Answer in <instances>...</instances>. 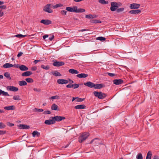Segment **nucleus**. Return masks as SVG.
Here are the masks:
<instances>
[{
  "label": "nucleus",
  "instance_id": "nucleus-1",
  "mask_svg": "<svg viewBox=\"0 0 159 159\" xmlns=\"http://www.w3.org/2000/svg\"><path fill=\"white\" fill-rule=\"evenodd\" d=\"M93 94L95 97L100 99H103L107 96L106 93L101 92L94 91Z\"/></svg>",
  "mask_w": 159,
  "mask_h": 159
},
{
  "label": "nucleus",
  "instance_id": "nucleus-2",
  "mask_svg": "<svg viewBox=\"0 0 159 159\" xmlns=\"http://www.w3.org/2000/svg\"><path fill=\"white\" fill-rule=\"evenodd\" d=\"M89 136V134L88 133L84 132L82 133L79 138V142L80 143H82Z\"/></svg>",
  "mask_w": 159,
  "mask_h": 159
},
{
  "label": "nucleus",
  "instance_id": "nucleus-3",
  "mask_svg": "<svg viewBox=\"0 0 159 159\" xmlns=\"http://www.w3.org/2000/svg\"><path fill=\"white\" fill-rule=\"evenodd\" d=\"M50 6L51 4H47L45 6L43 9V11L49 13H52L53 12V10L50 8Z\"/></svg>",
  "mask_w": 159,
  "mask_h": 159
},
{
  "label": "nucleus",
  "instance_id": "nucleus-4",
  "mask_svg": "<svg viewBox=\"0 0 159 159\" xmlns=\"http://www.w3.org/2000/svg\"><path fill=\"white\" fill-rule=\"evenodd\" d=\"M140 6V5L139 4L133 3L130 4L129 7L131 9H135L139 8Z\"/></svg>",
  "mask_w": 159,
  "mask_h": 159
},
{
  "label": "nucleus",
  "instance_id": "nucleus-5",
  "mask_svg": "<svg viewBox=\"0 0 159 159\" xmlns=\"http://www.w3.org/2000/svg\"><path fill=\"white\" fill-rule=\"evenodd\" d=\"M65 117L64 116H56L53 117V120L56 121H60L63 120L65 119Z\"/></svg>",
  "mask_w": 159,
  "mask_h": 159
},
{
  "label": "nucleus",
  "instance_id": "nucleus-6",
  "mask_svg": "<svg viewBox=\"0 0 159 159\" xmlns=\"http://www.w3.org/2000/svg\"><path fill=\"white\" fill-rule=\"evenodd\" d=\"M111 7L110 10L112 11H114L117 10V6L115 3V2H111Z\"/></svg>",
  "mask_w": 159,
  "mask_h": 159
},
{
  "label": "nucleus",
  "instance_id": "nucleus-7",
  "mask_svg": "<svg viewBox=\"0 0 159 159\" xmlns=\"http://www.w3.org/2000/svg\"><path fill=\"white\" fill-rule=\"evenodd\" d=\"M65 64L64 62L62 61H55L52 63V65L58 67L63 66Z\"/></svg>",
  "mask_w": 159,
  "mask_h": 159
},
{
  "label": "nucleus",
  "instance_id": "nucleus-8",
  "mask_svg": "<svg viewBox=\"0 0 159 159\" xmlns=\"http://www.w3.org/2000/svg\"><path fill=\"white\" fill-rule=\"evenodd\" d=\"M7 89L13 92H16L18 90V88L16 87L8 86L7 87Z\"/></svg>",
  "mask_w": 159,
  "mask_h": 159
},
{
  "label": "nucleus",
  "instance_id": "nucleus-9",
  "mask_svg": "<svg viewBox=\"0 0 159 159\" xmlns=\"http://www.w3.org/2000/svg\"><path fill=\"white\" fill-rule=\"evenodd\" d=\"M100 140L98 138L94 139L90 142V143L91 144L92 143H93L94 145H98V144H100Z\"/></svg>",
  "mask_w": 159,
  "mask_h": 159
},
{
  "label": "nucleus",
  "instance_id": "nucleus-10",
  "mask_svg": "<svg viewBox=\"0 0 159 159\" xmlns=\"http://www.w3.org/2000/svg\"><path fill=\"white\" fill-rule=\"evenodd\" d=\"M55 123V122L53 120V117H52L51 120H46L45 121L44 123L45 124L50 125L54 124Z\"/></svg>",
  "mask_w": 159,
  "mask_h": 159
},
{
  "label": "nucleus",
  "instance_id": "nucleus-11",
  "mask_svg": "<svg viewBox=\"0 0 159 159\" xmlns=\"http://www.w3.org/2000/svg\"><path fill=\"white\" fill-rule=\"evenodd\" d=\"M57 82L59 84H63L68 83V81L66 80L59 79L57 80Z\"/></svg>",
  "mask_w": 159,
  "mask_h": 159
},
{
  "label": "nucleus",
  "instance_id": "nucleus-12",
  "mask_svg": "<svg viewBox=\"0 0 159 159\" xmlns=\"http://www.w3.org/2000/svg\"><path fill=\"white\" fill-rule=\"evenodd\" d=\"M84 84L85 85L90 88H92L93 87L94 88V86H95V84L94 83L90 81H89L86 83H84Z\"/></svg>",
  "mask_w": 159,
  "mask_h": 159
},
{
  "label": "nucleus",
  "instance_id": "nucleus-13",
  "mask_svg": "<svg viewBox=\"0 0 159 159\" xmlns=\"http://www.w3.org/2000/svg\"><path fill=\"white\" fill-rule=\"evenodd\" d=\"M40 23L45 25H49L52 23L51 20H42L40 21Z\"/></svg>",
  "mask_w": 159,
  "mask_h": 159
},
{
  "label": "nucleus",
  "instance_id": "nucleus-14",
  "mask_svg": "<svg viewBox=\"0 0 159 159\" xmlns=\"http://www.w3.org/2000/svg\"><path fill=\"white\" fill-rule=\"evenodd\" d=\"M113 83L116 85L120 84L123 82V81L121 79H116L113 81Z\"/></svg>",
  "mask_w": 159,
  "mask_h": 159
},
{
  "label": "nucleus",
  "instance_id": "nucleus-15",
  "mask_svg": "<svg viewBox=\"0 0 159 159\" xmlns=\"http://www.w3.org/2000/svg\"><path fill=\"white\" fill-rule=\"evenodd\" d=\"M18 126L20 129H27L30 128L29 125L24 124H20L18 125Z\"/></svg>",
  "mask_w": 159,
  "mask_h": 159
},
{
  "label": "nucleus",
  "instance_id": "nucleus-16",
  "mask_svg": "<svg viewBox=\"0 0 159 159\" xmlns=\"http://www.w3.org/2000/svg\"><path fill=\"white\" fill-rule=\"evenodd\" d=\"M141 12L140 10L139 9L132 10L130 11H129V13L131 14H137L139 13H140Z\"/></svg>",
  "mask_w": 159,
  "mask_h": 159
},
{
  "label": "nucleus",
  "instance_id": "nucleus-17",
  "mask_svg": "<svg viewBox=\"0 0 159 159\" xmlns=\"http://www.w3.org/2000/svg\"><path fill=\"white\" fill-rule=\"evenodd\" d=\"M32 74V73L31 71H27L23 73L21 75L22 76H28Z\"/></svg>",
  "mask_w": 159,
  "mask_h": 159
},
{
  "label": "nucleus",
  "instance_id": "nucleus-18",
  "mask_svg": "<svg viewBox=\"0 0 159 159\" xmlns=\"http://www.w3.org/2000/svg\"><path fill=\"white\" fill-rule=\"evenodd\" d=\"M32 134L33 137L36 136L39 137L40 136V133L37 131H34L32 133Z\"/></svg>",
  "mask_w": 159,
  "mask_h": 159
},
{
  "label": "nucleus",
  "instance_id": "nucleus-19",
  "mask_svg": "<svg viewBox=\"0 0 159 159\" xmlns=\"http://www.w3.org/2000/svg\"><path fill=\"white\" fill-rule=\"evenodd\" d=\"M86 107V106L83 104L78 105L75 107V108L76 109H84Z\"/></svg>",
  "mask_w": 159,
  "mask_h": 159
},
{
  "label": "nucleus",
  "instance_id": "nucleus-20",
  "mask_svg": "<svg viewBox=\"0 0 159 159\" xmlns=\"http://www.w3.org/2000/svg\"><path fill=\"white\" fill-rule=\"evenodd\" d=\"M19 68L22 71H26L28 69V68L24 65H21L19 66Z\"/></svg>",
  "mask_w": 159,
  "mask_h": 159
},
{
  "label": "nucleus",
  "instance_id": "nucleus-21",
  "mask_svg": "<svg viewBox=\"0 0 159 159\" xmlns=\"http://www.w3.org/2000/svg\"><path fill=\"white\" fill-rule=\"evenodd\" d=\"M95 86L94 87L95 89H101L104 86L103 84H95Z\"/></svg>",
  "mask_w": 159,
  "mask_h": 159
},
{
  "label": "nucleus",
  "instance_id": "nucleus-22",
  "mask_svg": "<svg viewBox=\"0 0 159 159\" xmlns=\"http://www.w3.org/2000/svg\"><path fill=\"white\" fill-rule=\"evenodd\" d=\"M76 76L77 77L79 78H85L88 76V75L84 73H81L77 75Z\"/></svg>",
  "mask_w": 159,
  "mask_h": 159
},
{
  "label": "nucleus",
  "instance_id": "nucleus-23",
  "mask_svg": "<svg viewBox=\"0 0 159 159\" xmlns=\"http://www.w3.org/2000/svg\"><path fill=\"white\" fill-rule=\"evenodd\" d=\"M68 71L69 73L72 74H77L79 73V72L76 70L73 69H71L69 70Z\"/></svg>",
  "mask_w": 159,
  "mask_h": 159
},
{
  "label": "nucleus",
  "instance_id": "nucleus-24",
  "mask_svg": "<svg viewBox=\"0 0 159 159\" xmlns=\"http://www.w3.org/2000/svg\"><path fill=\"white\" fill-rule=\"evenodd\" d=\"M4 109L8 110H13L15 109V107L14 106H6L4 107Z\"/></svg>",
  "mask_w": 159,
  "mask_h": 159
},
{
  "label": "nucleus",
  "instance_id": "nucleus-25",
  "mask_svg": "<svg viewBox=\"0 0 159 159\" xmlns=\"http://www.w3.org/2000/svg\"><path fill=\"white\" fill-rule=\"evenodd\" d=\"M12 67L13 65L9 63H6L3 66V67L4 68H11Z\"/></svg>",
  "mask_w": 159,
  "mask_h": 159
},
{
  "label": "nucleus",
  "instance_id": "nucleus-26",
  "mask_svg": "<svg viewBox=\"0 0 159 159\" xmlns=\"http://www.w3.org/2000/svg\"><path fill=\"white\" fill-rule=\"evenodd\" d=\"M58 106L55 103L53 104L51 106V109L52 110H59Z\"/></svg>",
  "mask_w": 159,
  "mask_h": 159
},
{
  "label": "nucleus",
  "instance_id": "nucleus-27",
  "mask_svg": "<svg viewBox=\"0 0 159 159\" xmlns=\"http://www.w3.org/2000/svg\"><path fill=\"white\" fill-rule=\"evenodd\" d=\"M18 84L20 86H22L27 85V83L24 80L20 81L18 82Z\"/></svg>",
  "mask_w": 159,
  "mask_h": 159
},
{
  "label": "nucleus",
  "instance_id": "nucleus-28",
  "mask_svg": "<svg viewBox=\"0 0 159 159\" xmlns=\"http://www.w3.org/2000/svg\"><path fill=\"white\" fill-rule=\"evenodd\" d=\"M51 73L54 75L56 76H61V74L58 72L57 71H54L51 72Z\"/></svg>",
  "mask_w": 159,
  "mask_h": 159
},
{
  "label": "nucleus",
  "instance_id": "nucleus-29",
  "mask_svg": "<svg viewBox=\"0 0 159 159\" xmlns=\"http://www.w3.org/2000/svg\"><path fill=\"white\" fill-rule=\"evenodd\" d=\"M152 156V153L151 151H148L147 154L146 159H151Z\"/></svg>",
  "mask_w": 159,
  "mask_h": 159
},
{
  "label": "nucleus",
  "instance_id": "nucleus-30",
  "mask_svg": "<svg viewBox=\"0 0 159 159\" xmlns=\"http://www.w3.org/2000/svg\"><path fill=\"white\" fill-rule=\"evenodd\" d=\"M26 35H23L21 34H16L14 36V37H16L19 38L20 39L23 38L24 37H26Z\"/></svg>",
  "mask_w": 159,
  "mask_h": 159
},
{
  "label": "nucleus",
  "instance_id": "nucleus-31",
  "mask_svg": "<svg viewBox=\"0 0 159 159\" xmlns=\"http://www.w3.org/2000/svg\"><path fill=\"white\" fill-rule=\"evenodd\" d=\"M1 94L4 96H9L10 95L7 92H6L1 89Z\"/></svg>",
  "mask_w": 159,
  "mask_h": 159
},
{
  "label": "nucleus",
  "instance_id": "nucleus-32",
  "mask_svg": "<svg viewBox=\"0 0 159 159\" xmlns=\"http://www.w3.org/2000/svg\"><path fill=\"white\" fill-rule=\"evenodd\" d=\"M4 75L9 80H11V78L10 77V74L8 72H6L4 74Z\"/></svg>",
  "mask_w": 159,
  "mask_h": 159
},
{
  "label": "nucleus",
  "instance_id": "nucleus-33",
  "mask_svg": "<svg viewBox=\"0 0 159 159\" xmlns=\"http://www.w3.org/2000/svg\"><path fill=\"white\" fill-rule=\"evenodd\" d=\"M98 2L100 3L103 5L107 4L108 3V1H106L105 0H98Z\"/></svg>",
  "mask_w": 159,
  "mask_h": 159
},
{
  "label": "nucleus",
  "instance_id": "nucleus-34",
  "mask_svg": "<svg viewBox=\"0 0 159 159\" xmlns=\"http://www.w3.org/2000/svg\"><path fill=\"white\" fill-rule=\"evenodd\" d=\"M41 67L46 70H48L50 68V67L48 65L45 66L44 65H42L41 66Z\"/></svg>",
  "mask_w": 159,
  "mask_h": 159
},
{
  "label": "nucleus",
  "instance_id": "nucleus-35",
  "mask_svg": "<svg viewBox=\"0 0 159 159\" xmlns=\"http://www.w3.org/2000/svg\"><path fill=\"white\" fill-rule=\"evenodd\" d=\"M25 80L29 83H32L33 82V80L31 78H27L25 79Z\"/></svg>",
  "mask_w": 159,
  "mask_h": 159
},
{
  "label": "nucleus",
  "instance_id": "nucleus-36",
  "mask_svg": "<svg viewBox=\"0 0 159 159\" xmlns=\"http://www.w3.org/2000/svg\"><path fill=\"white\" fill-rule=\"evenodd\" d=\"M13 99L15 100H20L19 95H15L13 98Z\"/></svg>",
  "mask_w": 159,
  "mask_h": 159
},
{
  "label": "nucleus",
  "instance_id": "nucleus-37",
  "mask_svg": "<svg viewBox=\"0 0 159 159\" xmlns=\"http://www.w3.org/2000/svg\"><path fill=\"white\" fill-rule=\"evenodd\" d=\"M66 10L70 12H73L72 7H66Z\"/></svg>",
  "mask_w": 159,
  "mask_h": 159
},
{
  "label": "nucleus",
  "instance_id": "nucleus-38",
  "mask_svg": "<svg viewBox=\"0 0 159 159\" xmlns=\"http://www.w3.org/2000/svg\"><path fill=\"white\" fill-rule=\"evenodd\" d=\"M85 9L82 8H79L77 9V12L76 13L83 12L85 11Z\"/></svg>",
  "mask_w": 159,
  "mask_h": 159
},
{
  "label": "nucleus",
  "instance_id": "nucleus-39",
  "mask_svg": "<svg viewBox=\"0 0 159 159\" xmlns=\"http://www.w3.org/2000/svg\"><path fill=\"white\" fill-rule=\"evenodd\" d=\"M137 159H143V156L141 153H139L136 156Z\"/></svg>",
  "mask_w": 159,
  "mask_h": 159
},
{
  "label": "nucleus",
  "instance_id": "nucleus-40",
  "mask_svg": "<svg viewBox=\"0 0 159 159\" xmlns=\"http://www.w3.org/2000/svg\"><path fill=\"white\" fill-rule=\"evenodd\" d=\"M79 86V84H72V88L75 89L78 88Z\"/></svg>",
  "mask_w": 159,
  "mask_h": 159
},
{
  "label": "nucleus",
  "instance_id": "nucleus-41",
  "mask_svg": "<svg viewBox=\"0 0 159 159\" xmlns=\"http://www.w3.org/2000/svg\"><path fill=\"white\" fill-rule=\"evenodd\" d=\"M63 6V5L61 3L57 4L53 6V8H56L59 7H61Z\"/></svg>",
  "mask_w": 159,
  "mask_h": 159
},
{
  "label": "nucleus",
  "instance_id": "nucleus-42",
  "mask_svg": "<svg viewBox=\"0 0 159 159\" xmlns=\"http://www.w3.org/2000/svg\"><path fill=\"white\" fill-rule=\"evenodd\" d=\"M97 40H99L100 41H104L106 39V38L103 37H99L96 39Z\"/></svg>",
  "mask_w": 159,
  "mask_h": 159
},
{
  "label": "nucleus",
  "instance_id": "nucleus-43",
  "mask_svg": "<svg viewBox=\"0 0 159 159\" xmlns=\"http://www.w3.org/2000/svg\"><path fill=\"white\" fill-rule=\"evenodd\" d=\"M50 99H60V97L59 96L57 95L51 97Z\"/></svg>",
  "mask_w": 159,
  "mask_h": 159
},
{
  "label": "nucleus",
  "instance_id": "nucleus-44",
  "mask_svg": "<svg viewBox=\"0 0 159 159\" xmlns=\"http://www.w3.org/2000/svg\"><path fill=\"white\" fill-rule=\"evenodd\" d=\"M76 101L77 102H81L84 101L85 99V98H80L78 97H76Z\"/></svg>",
  "mask_w": 159,
  "mask_h": 159
},
{
  "label": "nucleus",
  "instance_id": "nucleus-45",
  "mask_svg": "<svg viewBox=\"0 0 159 159\" xmlns=\"http://www.w3.org/2000/svg\"><path fill=\"white\" fill-rule=\"evenodd\" d=\"M34 111H35L38 112H41L43 111V110L42 109H38L35 108L34 109Z\"/></svg>",
  "mask_w": 159,
  "mask_h": 159
},
{
  "label": "nucleus",
  "instance_id": "nucleus-46",
  "mask_svg": "<svg viewBox=\"0 0 159 159\" xmlns=\"http://www.w3.org/2000/svg\"><path fill=\"white\" fill-rule=\"evenodd\" d=\"M67 11L65 10H62L61 11V13L62 15L65 16L66 15Z\"/></svg>",
  "mask_w": 159,
  "mask_h": 159
},
{
  "label": "nucleus",
  "instance_id": "nucleus-47",
  "mask_svg": "<svg viewBox=\"0 0 159 159\" xmlns=\"http://www.w3.org/2000/svg\"><path fill=\"white\" fill-rule=\"evenodd\" d=\"M5 125L2 122H0V129H3L5 127Z\"/></svg>",
  "mask_w": 159,
  "mask_h": 159
},
{
  "label": "nucleus",
  "instance_id": "nucleus-48",
  "mask_svg": "<svg viewBox=\"0 0 159 159\" xmlns=\"http://www.w3.org/2000/svg\"><path fill=\"white\" fill-rule=\"evenodd\" d=\"M73 8V12H76L77 10V7L76 6H74L72 7Z\"/></svg>",
  "mask_w": 159,
  "mask_h": 159
},
{
  "label": "nucleus",
  "instance_id": "nucleus-49",
  "mask_svg": "<svg viewBox=\"0 0 159 159\" xmlns=\"http://www.w3.org/2000/svg\"><path fill=\"white\" fill-rule=\"evenodd\" d=\"M124 10V8H121L117 9L116 11L117 12H119L123 11Z\"/></svg>",
  "mask_w": 159,
  "mask_h": 159
},
{
  "label": "nucleus",
  "instance_id": "nucleus-50",
  "mask_svg": "<svg viewBox=\"0 0 159 159\" xmlns=\"http://www.w3.org/2000/svg\"><path fill=\"white\" fill-rule=\"evenodd\" d=\"M51 111L48 110L45 111L43 112V114H51Z\"/></svg>",
  "mask_w": 159,
  "mask_h": 159
},
{
  "label": "nucleus",
  "instance_id": "nucleus-51",
  "mask_svg": "<svg viewBox=\"0 0 159 159\" xmlns=\"http://www.w3.org/2000/svg\"><path fill=\"white\" fill-rule=\"evenodd\" d=\"M92 15L89 14L85 16V18H86L91 19L92 18Z\"/></svg>",
  "mask_w": 159,
  "mask_h": 159
},
{
  "label": "nucleus",
  "instance_id": "nucleus-52",
  "mask_svg": "<svg viewBox=\"0 0 159 159\" xmlns=\"http://www.w3.org/2000/svg\"><path fill=\"white\" fill-rule=\"evenodd\" d=\"M115 3L116 4V5L117 6V8L118 7L121 6V5H122V3L120 2H115Z\"/></svg>",
  "mask_w": 159,
  "mask_h": 159
},
{
  "label": "nucleus",
  "instance_id": "nucleus-53",
  "mask_svg": "<svg viewBox=\"0 0 159 159\" xmlns=\"http://www.w3.org/2000/svg\"><path fill=\"white\" fill-rule=\"evenodd\" d=\"M33 90L34 91L37 92H40L41 91V90L40 89L36 88H34Z\"/></svg>",
  "mask_w": 159,
  "mask_h": 159
},
{
  "label": "nucleus",
  "instance_id": "nucleus-54",
  "mask_svg": "<svg viewBox=\"0 0 159 159\" xmlns=\"http://www.w3.org/2000/svg\"><path fill=\"white\" fill-rule=\"evenodd\" d=\"M107 74L111 77H113L116 75L115 74L110 73H108Z\"/></svg>",
  "mask_w": 159,
  "mask_h": 159
},
{
  "label": "nucleus",
  "instance_id": "nucleus-55",
  "mask_svg": "<svg viewBox=\"0 0 159 159\" xmlns=\"http://www.w3.org/2000/svg\"><path fill=\"white\" fill-rule=\"evenodd\" d=\"M7 125L8 126H12L14 125V124H13L10 122H7Z\"/></svg>",
  "mask_w": 159,
  "mask_h": 159
},
{
  "label": "nucleus",
  "instance_id": "nucleus-56",
  "mask_svg": "<svg viewBox=\"0 0 159 159\" xmlns=\"http://www.w3.org/2000/svg\"><path fill=\"white\" fill-rule=\"evenodd\" d=\"M6 8V7L5 5H2L0 6V8L1 9H5Z\"/></svg>",
  "mask_w": 159,
  "mask_h": 159
},
{
  "label": "nucleus",
  "instance_id": "nucleus-57",
  "mask_svg": "<svg viewBox=\"0 0 159 159\" xmlns=\"http://www.w3.org/2000/svg\"><path fill=\"white\" fill-rule=\"evenodd\" d=\"M66 87L67 88H72V84H68L66 85Z\"/></svg>",
  "mask_w": 159,
  "mask_h": 159
},
{
  "label": "nucleus",
  "instance_id": "nucleus-58",
  "mask_svg": "<svg viewBox=\"0 0 159 159\" xmlns=\"http://www.w3.org/2000/svg\"><path fill=\"white\" fill-rule=\"evenodd\" d=\"M5 131L3 130H0V135H2L5 134Z\"/></svg>",
  "mask_w": 159,
  "mask_h": 159
},
{
  "label": "nucleus",
  "instance_id": "nucleus-59",
  "mask_svg": "<svg viewBox=\"0 0 159 159\" xmlns=\"http://www.w3.org/2000/svg\"><path fill=\"white\" fill-rule=\"evenodd\" d=\"M23 54V53L22 52H20L18 54L17 56L18 57H19L22 56V55Z\"/></svg>",
  "mask_w": 159,
  "mask_h": 159
},
{
  "label": "nucleus",
  "instance_id": "nucleus-60",
  "mask_svg": "<svg viewBox=\"0 0 159 159\" xmlns=\"http://www.w3.org/2000/svg\"><path fill=\"white\" fill-rule=\"evenodd\" d=\"M41 61V60H35L34 61V62L35 64H36L38 62H40Z\"/></svg>",
  "mask_w": 159,
  "mask_h": 159
},
{
  "label": "nucleus",
  "instance_id": "nucleus-61",
  "mask_svg": "<svg viewBox=\"0 0 159 159\" xmlns=\"http://www.w3.org/2000/svg\"><path fill=\"white\" fill-rule=\"evenodd\" d=\"M37 69V68L35 66L31 68V70H34V71L36 70Z\"/></svg>",
  "mask_w": 159,
  "mask_h": 159
},
{
  "label": "nucleus",
  "instance_id": "nucleus-62",
  "mask_svg": "<svg viewBox=\"0 0 159 159\" xmlns=\"http://www.w3.org/2000/svg\"><path fill=\"white\" fill-rule=\"evenodd\" d=\"M54 36L53 35H52L51 37H49V39L51 41L54 38Z\"/></svg>",
  "mask_w": 159,
  "mask_h": 159
},
{
  "label": "nucleus",
  "instance_id": "nucleus-63",
  "mask_svg": "<svg viewBox=\"0 0 159 159\" xmlns=\"http://www.w3.org/2000/svg\"><path fill=\"white\" fill-rule=\"evenodd\" d=\"M153 159H159V156L157 155L154 156Z\"/></svg>",
  "mask_w": 159,
  "mask_h": 159
},
{
  "label": "nucleus",
  "instance_id": "nucleus-64",
  "mask_svg": "<svg viewBox=\"0 0 159 159\" xmlns=\"http://www.w3.org/2000/svg\"><path fill=\"white\" fill-rule=\"evenodd\" d=\"M94 22L96 23H100L101 22V21L100 20H95Z\"/></svg>",
  "mask_w": 159,
  "mask_h": 159
}]
</instances>
